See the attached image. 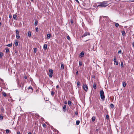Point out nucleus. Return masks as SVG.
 I'll return each instance as SVG.
<instances>
[{
	"mask_svg": "<svg viewBox=\"0 0 134 134\" xmlns=\"http://www.w3.org/2000/svg\"><path fill=\"white\" fill-rule=\"evenodd\" d=\"M100 94L101 99L103 100H104L105 99V97L104 92L103 90H101L100 91Z\"/></svg>",
	"mask_w": 134,
	"mask_h": 134,
	"instance_id": "1",
	"label": "nucleus"
},
{
	"mask_svg": "<svg viewBox=\"0 0 134 134\" xmlns=\"http://www.w3.org/2000/svg\"><path fill=\"white\" fill-rule=\"evenodd\" d=\"M107 4V2H103L101 3V4L98 5V7H106L108 5V4Z\"/></svg>",
	"mask_w": 134,
	"mask_h": 134,
	"instance_id": "2",
	"label": "nucleus"
},
{
	"mask_svg": "<svg viewBox=\"0 0 134 134\" xmlns=\"http://www.w3.org/2000/svg\"><path fill=\"white\" fill-rule=\"evenodd\" d=\"M90 33L89 32H85L84 34L82 36V38H83L87 35H90Z\"/></svg>",
	"mask_w": 134,
	"mask_h": 134,
	"instance_id": "3",
	"label": "nucleus"
},
{
	"mask_svg": "<svg viewBox=\"0 0 134 134\" xmlns=\"http://www.w3.org/2000/svg\"><path fill=\"white\" fill-rule=\"evenodd\" d=\"M82 87L83 89L85 91L87 92L88 91V87L86 84L84 85L83 84Z\"/></svg>",
	"mask_w": 134,
	"mask_h": 134,
	"instance_id": "4",
	"label": "nucleus"
},
{
	"mask_svg": "<svg viewBox=\"0 0 134 134\" xmlns=\"http://www.w3.org/2000/svg\"><path fill=\"white\" fill-rule=\"evenodd\" d=\"M84 56V53L82 51L79 54V57L81 58L83 57Z\"/></svg>",
	"mask_w": 134,
	"mask_h": 134,
	"instance_id": "5",
	"label": "nucleus"
},
{
	"mask_svg": "<svg viewBox=\"0 0 134 134\" xmlns=\"http://www.w3.org/2000/svg\"><path fill=\"white\" fill-rule=\"evenodd\" d=\"M114 61L115 63V64L116 65H118V63L116 61V58L115 57H114Z\"/></svg>",
	"mask_w": 134,
	"mask_h": 134,
	"instance_id": "6",
	"label": "nucleus"
},
{
	"mask_svg": "<svg viewBox=\"0 0 134 134\" xmlns=\"http://www.w3.org/2000/svg\"><path fill=\"white\" fill-rule=\"evenodd\" d=\"M63 110L64 112H65L66 110V105H64L63 108Z\"/></svg>",
	"mask_w": 134,
	"mask_h": 134,
	"instance_id": "7",
	"label": "nucleus"
},
{
	"mask_svg": "<svg viewBox=\"0 0 134 134\" xmlns=\"http://www.w3.org/2000/svg\"><path fill=\"white\" fill-rule=\"evenodd\" d=\"M47 46L46 44H44L43 45V48L44 50H46L47 49Z\"/></svg>",
	"mask_w": 134,
	"mask_h": 134,
	"instance_id": "8",
	"label": "nucleus"
},
{
	"mask_svg": "<svg viewBox=\"0 0 134 134\" xmlns=\"http://www.w3.org/2000/svg\"><path fill=\"white\" fill-rule=\"evenodd\" d=\"M51 36V34H48L47 35V38L48 39H49Z\"/></svg>",
	"mask_w": 134,
	"mask_h": 134,
	"instance_id": "9",
	"label": "nucleus"
},
{
	"mask_svg": "<svg viewBox=\"0 0 134 134\" xmlns=\"http://www.w3.org/2000/svg\"><path fill=\"white\" fill-rule=\"evenodd\" d=\"M2 94L3 95L4 97H6L7 96V94L6 93L4 92H2Z\"/></svg>",
	"mask_w": 134,
	"mask_h": 134,
	"instance_id": "10",
	"label": "nucleus"
},
{
	"mask_svg": "<svg viewBox=\"0 0 134 134\" xmlns=\"http://www.w3.org/2000/svg\"><path fill=\"white\" fill-rule=\"evenodd\" d=\"M64 64L62 63H61V69H64Z\"/></svg>",
	"mask_w": 134,
	"mask_h": 134,
	"instance_id": "11",
	"label": "nucleus"
},
{
	"mask_svg": "<svg viewBox=\"0 0 134 134\" xmlns=\"http://www.w3.org/2000/svg\"><path fill=\"white\" fill-rule=\"evenodd\" d=\"M19 41L17 40H15V45L16 46H17L18 45Z\"/></svg>",
	"mask_w": 134,
	"mask_h": 134,
	"instance_id": "12",
	"label": "nucleus"
},
{
	"mask_svg": "<svg viewBox=\"0 0 134 134\" xmlns=\"http://www.w3.org/2000/svg\"><path fill=\"white\" fill-rule=\"evenodd\" d=\"M38 23V21L36 20H35L34 25L35 26H36L37 25V23Z\"/></svg>",
	"mask_w": 134,
	"mask_h": 134,
	"instance_id": "13",
	"label": "nucleus"
},
{
	"mask_svg": "<svg viewBox=\"0 0 134 134\" xmlns=\"http://www.w3.org/2000/svg\"><path fill=\"white\" fill-rule=\"evenodd\" d=\"M80 82L79 81H78L77 82V87L78 88H79V86H80Z\"/></svg>",
	"mask_w": 134,
	"mask_h": 134,
	"instance_id": "14",
	"label": "nucleus"
},
{
	"mask_svg": "<svg viewBox=\"0 0 134 134\" xmlns=\"http://www.w3.org/2000/svg\"><path fill=\"white\" fill-rule=\"evenodd\" d=\"M49 73L53 74V70L51 69H50L49 70Z\"/></svg>",
	"mask_w": 134,
	"mask_h": 134,
	"instance_id": "15",
	"label": "nucleus"
},
{
	"mask_svg": "<svg viewBox=\"0 0 134 134\" xmlns=\"http://www.w3.org/2000/svg\"><path fill=\"white\" fill-rule=\"evenodd\" d=\"M17 15L15 14H14L13 15V18L14 19L16 20V19Z\"/></svg>",
	"mask_w": 134,
	"mask_h": 134,
	"instance_id": "16",
	"label": "nucleus"
},
{
	"mask_svg": "<svg viewBox=\"0 0 134 134\" xmlns=\"http://www.w3.org/2000/svg\"><path fill=\"white\" fill-rule=\"evenodd\" d=\"M121 33H122V35L123 36H124L126 34V33L124 31H122L121 32Z\"/></svg>",
	"mask_w": 134,
	"mask_h": 134,
	"instance_id": "17",
	"label": "nucleus"
},
{
	"mask_svg": "<svg viewBox=\"0 0 134 134\" xmlns=\"http://www.w3.org/2000/svg\"><path fill=\"white\" fill-rule=\"evenodd\" d=\"M110 107L111 108H113L114 107V105L113 104L111 103L110 105Z\"/></svg>",
	"mask_w": 134,
	"mask_h": 134,
	"instance_id": "18",
	"label": "nucleus"
},
{
	"mask_svg": "<svg viewBox=\"0 0 134 134\" xmlns=\"http://www.w3.org/2000/svg\"><path fill=\"white\" fill-rule=\"evenodd\" d=\"M96 118L95 116H93L92 118V120L93 122L95 120Z\"/></svg>",
	"mask_w": 134,
	"mask_h": 134,
	"instance_id": "19",
	"label": "nucleus"
},
{
	"mask_svg": "<svg viewBox=\"0 0 134 134\" xmlns=\"http://www.w3.org/2000/svg\"><path fill=\"white\" fill-rule=\"evenodd\" d=\"M96 85L95 83H94L93 84V88L94 89H96Z\"/></svg>",
	"mask_w": 134,
	"mask_h": 134,
	"instance_id": "20",
	"label": "nucleus"
},
{
	"mask_svg": "<svg viewBox=\"0 0 134 134\" xmlns=\"http://www.w3.org/2000/svg\"><path fill=\"white\" fill-rule=\"evenodd\" d=\"M12 43H11L10 44H8L7 45H6V46L9 47H11L12 46Z\"/></svg>",
	"mask_w": 134,
	"mask_h": 134,
	"instance_id": "21",
	"label": "nucleus"
},
{
	"mask_svg": "<svg viewBox=\"0 0 134 134\" xmlns=\"http://www.w3.org/2000/svg\"><path fill=\"white\" fill-rule=\"evenodd\" d=\"M68 104L69 106H71V102L70 100H68Z\"/></svg>",
	"mask_w": 134,
	"mask_h": 134,
	"instance_id": "22",
	"label": "nucleus"
},
{
	"mask_svg": "<svg viewBox=\"0 0 134 134\" xmlns=\"http://www.w3.org/2000/svg\"><path fill=\"white\" fill-rule=\"evenodd\" d=\"M114 23L115 24V26L116 27H118L119 25V24L118 23Z\"/></svg>",
	"mask_w": 134,
	"mask_h": 134,
	"instance_id": "23",
	"label": "nucleus"
},
{
	"mask_svg": "<svg viewBox=\"0 0 134 134\" xmlns=\"http://www.w3.org/2000/svg\"><path fill=\"white\" fill-rule=\"evenodd\" d=\"M28 89H31V92H32L33 90V88L31 86H30L28 88Z\"/></svg>",
	"mask_w": 134,
	"mask_h": 134,
	"instance_id": "24",
	"label": "nucleus"
},
{
	"mask_svg": "<svg viewBox=\"0 0 134 134\" xmlns=\"http://www.w3.org/2000/svg\"><path fill=\"white\" fill-rule=\"evenodd\" d=\"M122 86L124 87H125L126 86V83L125 82H122Z\"/></svg>",
	"mask_w": 134,
	"mask_h": 134,
	"instance_id": "25",
	"label": "nucleus"
},
{
	"mask_svg": "<svg viewBox=\"0 0 134 134\" xmlns=\"http://www.w3.org/2000/svg\"><path fill=\"white\" fill-rule=\"evenodd\" d=\"M80 121L79 120H78L76 121V125H79L80 123Z\"/></svg>",
	"mask_w": 134,
	"mask_h": 134,
	"instance_id": "26",
	"label": "nucleus"
},
{
	"mask_svg": "<svg viewBox=\"0 0 134 134\" xmlns=\"http://www.w3.org/2000/svg\"><path fill=\"white\" fill-rule=\"evenodd\" d=\"M16 38L17 39H19L20 38V36H19V34H16Z\"/></svg>",
	"mask_w": 134,
	"mask_h": 134,
	"instance_id": "27",
	"label": "nucleus"
},
{
	"mask_svg": "<svg viewBox=\"0 0 134 134\" xmlns=\"http://www.w3.org/2000/svg\"><path fill=\"white\" fill-rule=\"evenodd\" d=\"M5 131L7 133H9L10 132V131L8 129L6 130Z\"/></svg>",
	"mask_w": 134,
	"mask_h": 134,
	"instance_id": "28",
	"label": "nucleus"
},
{
	"mask_svg": "<svg viewBox=\"0 0 134 134\" xmlns=\"http://www.w3.org/2000/svg\"><path fill=\"white\" fill-rule=\"evenodd\" d=\"M28 36L29 37H30L31 36V32H29L27 34Z\"/></svg>",
	"mask_w": 134,
	"mask_h": 134,
	"instance_id": "29",
	"label": "nucleus"
},
{
	"mask_svg": "<svg viewBox=\"0 0 134 134\" xmlns=\"http://www.w3.org/2000/svg\"><path fill=\"white\" fill-rule=\"evenodd\" d=\"M121 68H122L124 67L123 63L122 62H121Z\"/></svg>",
	"mask_w": 134,
	"mask_h": 134,
	"instance_id": "30",
	"label": "nucleus"
},
{
	"mask_svg": "<svg viewBox=\"0 0 134 134\" xmlns=\"http://www.w3.org/2000/svg\"><path fill=\"white\" fill-rule=\"evenodd\" d=\"M9 52V49L8 48H6V52L7 53H8Z\"/></svg>",
	"mask_w": 134,
	"mask_h": 134,
	"instance_id": "31",
	"label": "nucleus"
},
{
	"mask_svg": "<svg viewBox=\"0 0 134 134\" xmlns=\"http://www.w3.org/2000/svg\"><path fill=\"white\" fill-rule=\"evenodd\" d=\"M3 119V117L2 114L0 115V120H2Z\"/></svg>",
	"mask_w": 134,
	"mask_h": 134,
	"instance_id": "32",
	"label": "nucleus"
},
{
	"mask_svg": "<svg viewBox=\"0 0 134 134\" xmlns=\"http://www.w3.org/2000/svg\"><path fill=\"white\" fill-rule=\"evenodd\" d=\"M82 62L80 61L79 62V65L80 66H82Z\"/></svg>",
	"mask_w": 134,
	"mask_h": 134,
	"instance_id": "33",
	"label": "nucleus"
},
{
	"mask_svg": "<svg viewBox=\"0 0 134 134\" xmlns=\"http://www.w3.org/2000/svg\"><path fill=\"white\" fill-rule=\"evenodd\" d=\"M54 93H55L54 91H51V95L52 96H53L54 95Z\"/></svg>",
	"mask_w": 134,
	"mask_h": 134,
	"instance_id": "34",
	"label": "nucleus"
},
{
	"mask_svg": "<svg viewBox=\"0 0 134 134\" xmlns=\"http://www.w3.org/2000/svg\"><path fill=\"white\" fill-rule=\"evenodd\" d=\"M49 77L50 78H51L53 76V74L49 73Z\"/></svg>",
	"mask_w": 134,
	"mask_h": 134,
	"instance_id": "35",
	"label": "nucleus"
},
{
	"mask_svg": "<svg viewBox=\"0 0 134 134\" xmlns=\"http://www.w3.org/2000/svg\"><path fill=\"white\" fill-rule=\"evenodd\" d=\"M43 126L44 127H47L46 125L44 123L43 124Z\"/></svg>",
	"mask_w": 134,
	"mask_h": 134,
	"instance_id": "36",
	"label": "nucleus"
},
{
	"mask_svg": "<svg viewBox=\"0 0 134 134\" xmlns=\"http://www.w3.org/2000/svg\"><path fill=\"white\" fill-rule=\"evenodd\" d=\"M3 56V53L2 52L0 53V58H2Z\"/></svg>",
	"mask_w": 134,
	"mask_h": 134,
	"instance_id": "37",
	"label": "nucleus"
},
{
	"mask_svg": "<svg viewBox=\"0 0 134 134\" xmlns=\"http://www.w3.org/2000/svg\"><path fill=\"white\" fill-rule=\"evenodd\" d=\"M70 22L71 24H72L73 23V20L72 19H71L70 20Z\"/></svg>",
	"mask_w": 134,
	"mask_h": 134,
	"instance_id": "38",
	"label": "nucleus"
},
{
	"mask_svg": "<svg viewBox=\"0 0 134 134\" xmlns=\"http://www.w3.org/2000/svg\"><path fill=\"white\" fill-rule=\"evenodd\" d=\"M16 34H19V31L18 30H16Z\"/></svg>",
	"mask_w": 134,
	"mask_h": 134,
	"instance_id": "39",
	"label": "nucleus"
},
{
	"mask_svg": "<svg viewBox=\"0 0 134 134\" xmlns=\"http://www.w3.org/2000/svg\"><path fill=\"white\" fill-rule=\"evenodd\" d=\"M37 51V48H35L34 49V52H36Z\"/></svg>",
	"mask_w": 134,
	"mask_h": 134,
	"instance_id": "40",
	"label": "nucleus"
},
{
	"mask_svg": "<svg viewBox=\"0 0 134 134\" xmlns=\"http://www.w3.org/2000/svg\"><path fill=\"white\" fill-rule=\"evenodd\" d=\"M36 31L37 32L38 31V27H37L36 28Z\"/></svg>",
	"mask_w": 134,
	"mask_h": 134,
	"instance_id": "41",
	"label": "nucleus"
},
{
	"mask_svg": "<svg viewBox=\"0 0 134 134\" xmlns=\"http://www.w3.org/2000/svg\"><path fill=\"white\" fill-rule=\"evenodd\" d=\"M122 53L121 50L119 51L118 52V53L120 54H121Z\"/></svg>",
	"mask_w": 134,
	"mask_h": 134,
	"instance_id": "42",
	"label": "nucleus"
},
{
	"mask_svg": "<svg viewBox=\"0 0 134 134\" xmlns=\"http://www.w3.org/2000/svg\"><path fill=\"white\" fill-rule=\"evenodd\" d=\"M106 117L107 119H109V116L108 115H106Z\"/></svg>",
	"mask_w": 134,
	"mask_h": 134,
	"instance_id": "43",
	"label": "nucleus"
},
{
	"mask_svg": "<svg viewBox=\"0 0 134 134\" xmlns=\"http://www.w3.org/2000/svg\"><path fill=\"white\" fill-rule=\"evenodd\" d=\"M67 38L69 40H70V37L69 36H68L67 37Z\"/></svg>",
	"mask_w": 134,
	"mask_h": 134,
	"instance_id": "44",
	"label": "nucleus"
},
{
	"mask_svg": "<svg viewBox=\"0 0 134 134\" xmlns=\"http://www.w3.org/2000/svg\"><path fill=\"white\" fill-rule=\"evenodd\" d=\"M12 15L11 14H10L9 15V18L10 19H11L12 18Z\"/></svg>",
	"mask_w": 134,
	"mask_h": 134,
	"instance_id": "45",
	"label": "nucleus"
},
{
	"mask_svg": "<svg viewBox=\"0 0 134 134\" xmlns=\"http://www.w3.org/2000/svg\"><path fill=\"white\" fill-rule=\"evenodd\" d=\"M105 18H106L105 19L107 20H108L109 19V18L107 16H105Z\"/></svg>",
	"mask_w": 134,
	"mask_h": 134,
	"instance_id": "46",
	"label": "nucleus"
},
{
	"mask_svg": "<svg viewBox=\"0 0 134 134\" xmlns=\"http://www.w3.org/2000/svg\"><path fill=\"white\" fill-rule=\"evenodd\" d=\"M20 87H21V88H23V84H22V86H21V85L20 86Z\"/></svg>",
	"mask_w": 134,
	"mask_h": 134,
	"instance_id": "47",
	"label": "nucleus"
},
{
	"mask_svg": "<svg viewBox=\"0 0 134 134\" xmlns=\"http://www.w3.org/2000/svg\"><path fill=\"white\" fill-rule=\"evenodd\" d=\"M75 114L76 115H78V112L77 111H76L75 112Z\"/></svg>",
	"mask_w": 134,
	"mask_h": 134,
	"instance_id": "48",
	"label": "nucleus"
},
{
	"mask_svg": "<svg viewBox=\"0 0 134 134\" xmlns=\"http://www.w3.org/2000/svg\"><path fill=\"white\" fill-rule=\"evenodd\" d=\"M78 71H77L76 72V75H78Z\"/></svg>",
	"mask_w": 134,
	"mask_h": 134,
	"instance_id": "49",
	"label": "nucleus"
},
{
	"mask_svg": "<svg viewBox=\"0 0 134 134\" xmlns=\"http://www.w3.org/2000/svg\"><path fill=\"white\" fill-rule=\"evenodd\" d=\"M24 79H27V76H24Z\"/></svg>",
	"mask_w": 134,
	"mask_h": 134,
	"instance_id": "50",
	"label": "nucleus"
},
{
	"mask_svg": "<svg viewBox=\"0 0 134 134\" xmlns=\"http://www.w3.org/2000/svg\"><path fill=\"white\" fill-rule=\"evenodd\" d=\"M17 134H20V132L19 131L17 132Z\"/></svg>",
	"mask_w": 134,
	"mask_h": 134,
	"instance_id": "51",
	"label": "nucleus"
},
{
	"mask_svg": "<svg viewBox=\"0 0 134 134\" xmlns=\"http://www.w3.org/2000/svg\"><path fill=\"white\" fill-rule=\"evenodd\" d=\"M28 134H32V133L31 132H28Z\"/></svg>",
	"mask_w": 134,
	"mask_h": 134,
	"instance_id": "52",
	"label": "nucleus"
},
{
	"mask_svg": "<svg viewBox=\"0 0 134 134\" xmlns=\"http://www.w3.org/2000/svg\"><path fill=\"white\" fill-rule=\"evenodd\" d=\"M130 1L131 2H134V0H130Z\"/></svg>",
	"mask_w": 134,
	"mask_h": 134,
	"instance_id": "53",
	"label": "nucleus"
},
{
	"mask_svg": "<svg viewBox=\"0 0 134 134\" xmlns=\"http://www.w3.org/2000/svg\"><path fill=\"white\" fill-rule=\"evenodd\" d=\"M59 87V85H58L56 86V88H58V87Z\"/></svg>",
	"mask_w": 134,
	"mask_h": 134,
	"instance_id": "54",
	"label": "nucleus"
},
{
	"mask_svg": "<svg viewBox=\"0 0 134 134\" xmlns=\"http://www.w3.org/2000/svg\"><path fill=\"white\" fill-rule=\"evenodd\" d=\"M78 3H79V2L78 0H75Z\"/></svg>",
	"mask_w": 134,
	"mask_h": 134,
	"instance_id": "55",
	"label": "nucleus"
},
{
	"mask_svg": "<svg viewBox=\"0 0 134 134\" xmlns=\"http://www.w3.org/2000/svg\"><path fill=\"white\" fill-rule=\"evenodd\" d=\"M132 46H133L134 47V42H133L132 43Z\"/></svg>",
	"mask_w": 134,
	"mask_h": 134,
	"instance_id": "56",
	"label": "nucleus"
},
{
	"mask_svg": "<svg viewBox=\"0 0 134 134\" xmlns=\"http://www.w3.org/2000/svg\"><path fill=\"white\" fill-rule=\"evenodd\" d=\"M64 103L65 104H67V103L66 102V101H65V102H64Z\"/></svg>",
	"mask_w": 134,
	"mask_h": 134,
	"instance_id": "57",
	"label": "nucleus"
},
{
	"mask_svg": "<svg viewBox=\"0 0 134 134\" xmlns=\"http://www.w3.org/2000/svg\"><path fill=\"white\" fill-rule=\"evenodd\" d=\"M96 131H98V129H96Z\"/></svg>",
	"mask_w": 134,
	"mask_h": 134,
	"instance_id": "58",
	"label": "nucleus"
},
{
	"mask_svg": "<svg viewBox=\"0 0 134 134\" xmlns=\"http://www.w3.org/2000/svg\"><path fill=\"white\" fill-rule=\"evenodd\" d=\"M30 0L32 2H33V1H34V0Z\"/></svg>",
	"mask_w": 134,
	"mask_h": 134,
	"instance_id": "59",
	"label": "nucleus"
},
{
	"mask_svg": "<svg viewBox=\"0 0 134 134\" xmlns=\"http://www.w3.org/2000/svg\"><path fill=\"white\" fill-rule=\"evenodd\" d=\"M1 25V23L0 22V26Z\"/></svg>",
	"mask_w": 134,
	"mask_h": 134,
	"instance_id": "60",
	"label": "nucleus"
},
{
	"mask_svg": "<svg viewBox=\"0 0 134 134\" xmlns=\"http://www.w3.org/2000/svg\"><path fill=\"white\" fill-rule=\"evenodd\" d=\"M93 78H94L95 77L94 76L93 77H92Z\"/></svg>",
	"mask_w": 134,
	"mask_h": 134,
	"instance_id": "61",
	"label": "nucleus"
},
{
	"mask_svg": "<svg viewBox=\"0 0 134 134\" xmlns=\"http://www.w3.org/2000/svg\"><path fill=\"white\" fill-rule=\"evenodd\" d=\"M89 40H86V41H87Z\"/></svg>",
	"mask_w": 134,
	"mask_h": 134,
	"instance_id": "62",
	"label": "nucleus"
},
{
	"mask_svg": "<svg viewBox=\"0 0 134 134\" xmlns=\"http://www.w3.org/2000/svg\"><path fill=\"white\" fill-rule=\"evenodd\" d=\"M1 80H2V81H3V80H2V79H1Z\"/></svg>",
	"mask_w": 134,
	"mask_h": 134,
	"instance_id": "63",
	"label": "nucleus"
},
{
	"mask_svg": "<svg viewBox=\"0 0 134 134\" xmlns=\"http://www.w3.org/2000/svg\"><path fill=\"white\" fill-rule=\"evenodd\" d=\"M33 134H35V133H34Z\"/></svg>",
	"mask_w": 134,
	"mask_h": 134,
	"instance_id": "64",
	"label": "nucleus"
}]
</instances>
